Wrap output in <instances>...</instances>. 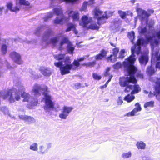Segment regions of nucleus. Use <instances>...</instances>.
<instances>
[{
  "label": "nucleus",
  "instance_id": "f257e3e1",
  "mask_svg": "<svg viewBox=\"0 0 160 160\" xmlns=\"http://www.w3.org/2000/svg\"><path fill=\"white\" fill-rule=\"evenodd\" d=\"M142 42V39H139L138 40L137 45H134L131 48L132 54L128 58L126 59L123 62V66L127 71L129 77L120 78L119 83L122 87L126 86L124 90L125 92L128 93L132 91V85H129L130 82H137L134 74L137 72V68L133 65L136 60L134 53L139 54L141 49L140 45Z\"/></svg>",
  "mask_w": 160,
  "mask_h": 160
},
{
  "label": "nucleus",
  "instance_id": "f03ea898",
  "mask_svg": "<svg viewBox=\"0 0 160 160\" xmlns=\"http://www.w3.org/2000/svg\"><path fill=\"white\" fill-rule=\"evenodd\" d=\"M48 92L47 86L42 87L40 85L36 84L32 87V93L36 96H39L42 93L44 96L43 100H44L45 103V109H56L55 103L52 101L51 97L47 93Z\"/></svg>",
  "mask_w": 160,
  "mask_h": 160
},
{
  "label": "nucleus",
  "instance_id": "7ed1b4c3",
  "mask_svg": "<svg viewBox=\"0 0 160 160\" xmlns=\"http://www.w3.org/2000/svg\"><path fill=\"white\" fill-rule=\"evenodd\" d=\"M48 35L45 36L43 38V41L46 44H52L55 45L59 40H60L59 48L62 50L64 48L63 46L66 43L67 44V48L68 52L71 54H73V52L74 49V47L68 39L63 35H58L56 37L51 39L50 41H48Z\"/></svg>",
  "mask_w": 160,
  "mask_h": 160
},
{
  "label": "nucleus",
  "instance_id": "20e7f679",
  "mask_svg": "<svg viewBox=\"0 0 160 160\" xmlns=\"http://www.w3.org/2000/svg\"><path fill=\"white\" fill-rule=\"evenodd\" d=\"M16 86L17 88L14 92L9 90L6 93H0V98L2 97L4 99L7 100L10 103H13L16 101H19L21 99L20 92H24L25 88L20 82L17 83Z\"/></svg>",
  "mask_w": 160,
  "mask_h": 160
},
{
  "label": "nucleus",
  "instance_id": "39448f33",
  "mask_svg": "<svg viewBox=\"0 0 160 160\" xmlns=\"http://www.w3.org/2000/svg\"><path fill=\"white\" fill-rule=\"evenodd\" d=\"M137 12L140 16L142 20V25L138 28V32L141 34H145L146 33L149 32L148 30H150L153 25V22H152L150 24L148 23L147 18L150 16V14L140 8H137Z\"/></svg>",
  "mask_w": 160,
  "mask_h": 160
},
{
  "label": "nucleus",
  "instance_id": "423d86ee",
  "mask_svg": "<svg viewBox=\"0 0 160 160\" xmlns=\"http://www.w3.org/2000/svg\"><path fill=\"white\" fill-rule=\"evenodd\" d=\"M160 33V32L155 33L152 37H149L146 36V43L150 42L151 45V48L152 49V58H156L157 60H160V53L158 55L159 50L157 49L156 51L154 50V47L157 46L158 43V42H160V38L157 37V34ZM156 68L160 69V61L157 62L156 65Z\"/></svg>",
  "mask_w": 160,
  "mask_h": 160
},
{
  "label": "nucleus",
  "instance_id": "0eeeda50",
  "mask_svg": "<svg viewBox=\"0 0 160 160\" xmlns=\"http://www.w3.org/2000/svg\"><path fill=\"white\" fill-rule=\"evenodd\" d=\"M70 60L69 57H66L65 59V64L62 65L61 62H56L54 63V65L57 67H60V70L62 75H65L70 72V71L71 69H76L75 66L73 64H70Z\"/></svg>",
  "mask_w": 160,
  "mask_h": 160
},
{
  "label": "nucleus",
  "instance_id": "6e6552de",
  "mask_svg": "<svg viewBox=\"0 0 160 160\" xmlns=\"http://www.w3.org/2000/svg\"><path fill=\"white\" fill-rule=\"evenodd\" d=\"M22 97L23 98V102H27L29 103L27 105V107L30 109H32L33 107L38 104V100L37 99L32 98L30 94L25 92H23L21 94Z\"/></svg>",
  "mask_w": 160,
  "mask_h": 160
},
{
  "label": "nucleus",
  "instance_id": "1a4fd4ad",
  "mask_svg": "<svg viewBox=\"0 0 160 160\" xmlns=\"http://www.w3.org/2000/svg\"><path fill=\"white\" fill-rule=\"evenodd\" d=\"M54 11L57 15L60 16L57 17L54 21V24H62L69 21V18L66 17L62 14V10L61 8L59 7L54 8Z\"/></svg>",
  "mask_w": 160,
  "mask_h": 160
},
{
  "label": "nucleus",
  "instance_id": "9d476101",
  "mask_svg": "<svg viewBox=\"0 0 160 160\" xmlns=\"http://www.w3.org/2000/svg\"><path fill=\"white\" fill-rule=\"evenodd\" d=\"M107 12H105L103 14L99 9H95L94 11L93 15L94 18L98 19V24L104 23L106 22V20L107 19L108 16L107 15Z\"/></svg>",
  "mask_w": 160,
  "mask_h": 160
},
{
  "label": "nucleus",
  "instance_id": "9b49d317",
  "mask_svg": "<svg viewBox=\"0 0 160 160\" xmlns=\"http://www.w3.org/2000/svg\"><path fill=\"white\" fill-rule=\"evenodd\" d=\"M29 5V2L25 0H17L16 2V6L13 7L12 3L9 2L7 4V6L8 8L11 11L17 12L19 10V7L20 5Z\"/></svg>",
  "mask_w": 160,
  "mask_h": 160
},
{
  "label": "nucleus",
  "instance_id": "f8f14e48",
  "mask_svg": "<svg viewBox=\"0 0 160 160\" xmlns=\"http://www.w3.org/2000/svg\"><path fill=\"white\" fill-rule=\"evenodd\" d=\"M10 56L17 64H21L22 63L23 61L22 60L21 55L19 53L13 52L10 53Z\"/></svg>",
  "mask_w": 160,
  "mask_h": 160
},
{
  "label": "nucleus",
  "instance_id": "ddd939ff",
  "mask_svg": "<svg viewBox=\"0 0 160 160\" xmlns=\"http://www.w3.org/2000/svg\"><path fill=\"white\" fill-rule=\"evenodd\" d=\"M52 143H47L46 145H42L39 147L38 152L41 155H43L48 152V149L51 148Z\"/></svg>",
  "mask_w": 160,
  "mask_h": 160
},
{
  "label": "nucleus",
  "instance_id": "4468645a",
  "mask_svg": "<svg viewBox=\"0 0 160 160\" xmlns=\"http://www.w3.org/2000/svg\"><path fill=\"white\" fill-rule=\"evenodd\" d=\"M92 22V18L86 15L82 16L81 20L79 23L80 25L83 28H86L88 27V24Z\"/></svg>",
  "mask_w": 160,
  "mask_h": 160
},
{
  "label": "nucleus",
  "instance_id": "2eb2a0df",
  "mask_svg": "<svg viewBox=\"0 0 160 160\" xmlns=\"http://www.w3.org/2000/svg\"><path fill=\"white\" fill-rule=\"evenodd\" d=\"M69 17L72 18L73 21H78L79 20L80 13L78 11H71L67 12Z\"/></svg>",
  "mask_w": 160,
  "mask_h": 160
},
{
  "label": "nucleus",
  "instance_id": "dca6fc26",
  "mask_svg": "<svg viewBox=\"0 0 160 160\" xmlns=\"http://www.w3.org/2000/svg\"><path fill=\"white\" fill-rule=\"evenodd\" d=\"M19 118L22 120H24L27 123L30 124L33 123L35 122V119L30 116L25 115H19Z\"/></svg>",
  "mask_w": 160,
  "mask_h": 160
},
{
  "label": "nucleus",
  "instance_id": "f3484780",
  "mask_svg": "<svg viewBox=\"0 0 160 160\" xmlns=\"http://www.w3.org/2000/svg\"><path fill=\"white\" fill-rule=\"evenodd\" d=\"M148 52H146L145 54L141 55L139 58V61L140 63L144 65H146L148 61Z\"/></svg>",
  "mask_w": 160,
  "mask_h": 160
},
{
  "label": "nucleus",
  "instance_id": "a211bd4d",
  "mask_svg": "<svg viewBox=\"0 0 160 160\" xmlns=\"http://www.w3.org/2000/svg\"><path fill=\"white\" fill-rule=\"evenodd\" d=\"M39 70L41 73L45 76H49L52 73L51 70L48 68L41 67L40 68Z\"/></svg>",
  "mask_w": 160,
  "mask_h": 160
},
{
  "label": "nucleus",
  "instance_id": "6ab92c4d",
  "mask_svg": "<svg viewBox=\"0 0 160 160\" xmlns=\"http://www.w3.org/2000/svg\"><path fill=\"white\" fill-rule=\"evenodd\" d=\"M108 53L107 51L104 50H102L100 51V53L99 54L95 56V58L97 60H101L105 57Z\"/></svg>",
  "mask_w": 160,
  "mask_h": 160
},
{
  "label": "nucleus",
  "instance_id": "aec40b11",
  "mask_svg": "<svg viewBox=\"0 0 160 160\" xmlns=\"http://www.w3.org/2000/svg\"><path fill=\"white\" fill-rule=\"evenodd\" d=\"M71 111H61V112L59 114V117L60 118L65 119L68 116Z\"/></svg>",
  "mask_w": 160,
  "mask_h": 160
},
{
  "label": "nucleus",
  "instance_id": "412c9836",
  "mask_svg": "<svg viewBox=\"0 0 160 160\" xmlns=\"http://www.w3.org/2000/svg\"><path fill=\"white\" fill-rule=\"evenodd\" d=\"M76 25L75 24L72 23H69L68 24V27L66 29V32H68L72 30L73 31L75 34L78 33V32L75 29Z\"/></svg>",
  "mask_w": 160,
  "mask_h": 160
},
{
  "label": "nucleus",
  "instance_id": "4be33fe9",
  "mask_svg": "<svg viewBox=\"0 0 160 160\" xmlns=\"http://www.w3.org/2000/svg\"><path fill=\"white\" fill-rule=\"evenodd\" d=\"M132 91L131 92L132 94L138 93L141 90V88L138 85H132Z\"/></svg>",
  "mask_w": 160,
  "mask_h": 160
},
{
  "label": "nucleus",
  "instance_id": "5701e85b",
  "mask_svg": "<svg viewBox=\"0 0 160 160\" xmlns=\"http://www.w3.org/2000/svg\"><path fill=\"white\" fill-rule=\"evenodd\" d=\"M135 98L134 96L132 94H128L125 97L124 100L127 101L128 102H130L133 101Z\"/></svg>",
  "mask_w": 160,
  "mask_h": 160
},
{
  "label": "nucleus",
  "instance_id": "b1692460",
  "mask_svg": "<svg viewBox=\"0 0 160 160\" xmlns=\"http://www.w3.org/2000/svg\"><path fill=\"white\" fill-rule=\"evenodd\" d=\"M29 149L34 151H37L38 150V144L36 142L32 143L29 147Z\"/></svg>",
  "mask_w": 160,
  "mask_h": 160
},
{
  "label": "nucleus",
  "instance_id": "393cba45",
  "mask_svg": "<svg viewBox=\"0 0 160 160\" xmlns=\"http://www.w3.org/2000/svg\"><path fill=\"white\" fill-rule=\"evenodd\" d=\"M136 146L138 149H144L145 148L146 144L143 142L140 141L137 143Z\"/></svg>",
  "mask_w": 160,
  "mask_h": 160
},
{
  "label": "nucleus",
  "instance_id": "a878e982",
  "mask_svg": "<svg viewBox=\"0 0 160 160\" xmlns=\"http://www.w3.org/2000/svg\"><path fill=\"white\" fill-rule=\"evenodd\" d=\"M84 58H82L79 59H78L77 60H75L73 62V64L75 66L76 68H77L80 65V63L79 62L82 61L84 59Z\"/></svg>",
  "mask_w": 160,
  "mask_h": 160
},
{
  "label": "nucleus",
  "instance_id": "bb28decb",
  "mask_svg": "<svg viewBox=\"0 0 160 160\" xmlns=\"http://www.w3.org/2000/svg\"><path fill=\"white\" fill-rule=\"evenodd\" d=\"M132 153L131 151H129L128 152L123 153L121 155L123 159L128 158L132 157Z\"/></svg>",
  "mask_w": 160,
  "mask_h": 160
},
{
  "label": "nucleus",
  "instance_id": "cd10ccee",
  "mask_svg": "<svg viewBox=\"0 0 160 160\" xmlns=\"http://www.w3.org/2000/svg\"><path fill=\"white\" fill-rule=\"evenodd\" d=\"M86 28L93 30H98L99 27L96 24L92 23L91 22L90 24H88V27H87Z\"/></svg>",
  "mask_w": 160,
  "mask_h": 160
},
{
  "label": "nucleus",
  "instance_id": "c85d7f7f",
  "mask_svg": "<svg viewBox=\"0 0 160 160\" xmlns=\"http://www.w3.org/2000/svg\"><path fill=\"white\" fill-rule=\"evenodd\" d=\"M154 72L155 71L153 67L152 66L150 67H148L147 70V73L148 75H151L154 74Z\"/></svg>",
  "mask_w": 160,
  "mask_h": 160
},
{
  "label": "nucleus",
  "instance_id": "c756f323",
  "mask_svg": "<svg viewBox=\"0 0 160 160\" xmlns=\"http://www.w3.org/2000/svg\"><path fill=\"white\" fill-rule=\"evenodd\" d=\"M107 59L108 61H110L112 62H114L117 60V56L115 55H111L109 57L107 58Z\"/></svg>",
  "mask_w": 160,
  "mask_h": 160
},
{
  "label": "nucleus",
  "instance_id": "7c9ffc66",
  "mask_svg": "<svg viewBox=\"0 0 160 160\" xmlns=\"http://www.w3.org/2000/svg\"><path fill=\"white\" fill-rule=\"evenodd\" d=\"M64 54H59L53 55L54 58L57 60H60L63 59L65 57Z\"/></svg>",
  "mask_w": 160,
  "mask_h": 160
},
{
  "label": "nucleus",
  "instance_id": "2f4dec72",
  "mask_svg": "<svg viewBox=\"0 0 160 160\" xmlns=\"http://www.w3.org/2000/svg\"><path fill=\"white\" fill-rule=\"evenodd\" d=\"M128 37L130 39L131 42H132L133 39L135 38V33L133 31H132L128 33Z\"/></svg>",
  "mask_w": 160,
  "mask_h": 160
},
{
  "label": "nucleus",
  "instance_id": "473e14b6",
  "mask_svg": "<svg viewBox=\"0 0 160 160\" xmlns=\"http://www.w3.org/2000/svg\"><path fill=\"white\" fill-rule=\"evenodd\" d=\"M1 49L2 54H5L7 52V46L5 44H3L2 46Z\"/></svg>",
  "mask_w": 160,
  "mask_h": 160
},
{
  "label": "nucleus",
  "instance_id": "72a5a7b5",
  "mask_svg": "<svg viewBox=\"0 0 160 160\" xmlns=\"http://www.w3.org/2000/svg\"><path fill=\"white\" fill-rule=\"evenodd\" d=\"M118 13L120 17L122 19H124L128 15V13L126 12L122 11H118Z\"/></svg>",
  "mask_w": 160,
  "mask_h": 160
},
{
  "label": "nucleus",
  "instance_id": "f704fd0d",
  "mask_svg": "<svg viewBox=\"0 0 160 160\" xmlns=\"http://www.w3.org/2000/svg\"><path fill=\"white\" fill-rule=\"evenodd\" d=\"M138 111H132L131 112L128 113L127 114V116L129 117L137 115L138 114Z\"/></svg>",
  "mask_w": 160,
  "mask_h": 160
},
{
  "label": "nucleus",
  "instance_id": "c9c22d12",
  "mask_svg": "<svg viewBox=\"0 0 160 160\" xmlns=\"http://www.w3.org/2000/svg\"><path fill=\"white\" fill-rule=\"evenodd\" d=\"M154 102L153 101H150V102L146 103L144 105V107L145 108L148 107H151L153 106Z\"/></svg>",
  "mask_w": 160,
  "mask_h": 160
},
{
  "label": "nucleus",
  "instance_id": "e433bc0d",
  "mask_svg": "<svg viewBox=\"0 0 160 160\" xmlns=\"http://www.w3.org/2000/svg\"><path fill=\"white\" fill-rule=\"evenodd\" d=\"M122 65L121 63L119 62H118L116 64L114 65L113 66V67L114 69H117L120 68L121 67Z\"/></svg>",
  "mask_w": 160,
  "mask_h": 160
},
{
  "label": "nucleus",
  "instance_id": "4c0bfd02",
  "mask_svg": "<svg viewBox=\"0 0 160 160\" xmlns=\"http://www.w3.org/2000/svg\"><path fill=\"white\" fill-rule=\"evenodd\" d=\"M95 64V62H89L88 63H85L82 64L83 66H85L87 67H92L94 66Z\"/></svg>",
  "mask_w": 160,
  "mask_h": 160
},
{
  "label": "nucleus",
  "instance_id": "58836bf2",
  "mask_svg": "<svg viewBox=\"0 0 160 160\" xmlns=\"http://www.w3.org/2000/svg\"><path fill=\"white\" fill-rule=\"evenodd\" d=\"M88 5V2H83L82 8L80 10L81 11H85Z\"/></svg>",
  "mask_w": 160,
  "mask_h": 160
},
{
  "label": "nucleus",
  "instance_id": "ea45409f",
  "mask_svg": "<svg viewBox=\"0 0 160 160\" xmlns=\"http://www.w3.org/2000/svg\"><path fill=\"white\" fill-rule=\"evenodd\" d=\"M125 51L124 49H122L121 50L119 53V58H123L124 57V53H125Z\"/></svg>",
  "mask_w": 160,
  "mask_h": 160
},
{
  "label": "nucleus",
  "instance_id": "a19ab883",
  "mask_svg": "<svg viewBox=\"0 0 160 160\" xmlns=\"http://www.w3.org/2000/svg\"><path fill=\"white\" fill-rule=\"evenodd\" d=\"M93 77L94 79L99 80L101 78V77L96 73H94L93 74Z\"/></svg>",
  "mask_w": 160,
  "mask_h": 160
},
{
  "label": "nucleus",
  "instance_id": "79ce46f5",
  "mask_svg": "<svg viewBox=\"0 0 160 160\" xmlns=\"http://www.w3.org/2000/svg\"><path fill=\"white\" fill-rule=\"evenodd\" d=\"M142 109L140 105L138 103H136L135 105V108L133 110H141Z\"/></svg>",
  "mask_w": 160,
  "mask_h": 160
},
{
  "label": "nucleus",
  "instance_id": "37998d69",
  "mask_svg": "<svg viewBox=\"0 0 160 160\" xmlns=\"http://www.w3.org/2000/svg\"><path fill=\"white\" fill-rule=\"evenodd\" d=\"M112 75H111L109 77V79L108 80L107 82L105 85H104L103 86H102L101 87V88H105L107 87V84L108 83V82L111 81V79L112 78Z\"/></svg>",
  "mask_w": 160,
  "mask_h": 160
},
{
  "label": "nucleus",
  "instance_id": "c03bdc74",
  "mask_svg": "<svg viewBox=\"0 0 160 160\" xmlns=\"http://www.w3.org/2000/svg\"><path fill=\"white\" fill-rule=\"evenodd\" d=\"M74 108L72 107H68L67 106H64L63 107V110H72Z\"/></svg>",
  "mask_w": 160,
  "mask_h": 160
},
{
  "label": "nucleus",
  "instance_id": "a18cd8bd",
  "mask_svg": "<svg viewBox=\"0 0 160 160\" xmlns=\"http://www.w3.org/2000/svg\"><path fill=\"white\" fill-rule=\"evenodd\" d=\"M117 102L118 105H121L122 102V99L121 97H119L117 100Z\"/></svg>",
  "mask_w": 160,
  "mask_h": 160
},
{
  "label": "nucleus",
  "instance_id": "49530a36",
  "mask_svg": "<svg viewBox=\"0 0 160 160\" xmlns=\"http://www.w3.org/2000/svg\"><path fill=\"white\" fill-rule=\"evenodd\" d=\"M113 55H116L117 56V53H118L119 51V49L118 48H115L113 49Z\"/></svg>",
  "mask_w": 160,
  "mask_h": 160
},
{
  "label": "nucleus",
  "instance_id": "de8ad7c7",
  "mask_svg": "<svg viewBox=\"0 0 160 160\" xmlns=\"http://www.w3.org/2000/svg\"><path fill=\"white\" fill-rule=\"evenodd\" d=\"M3 113L5 115H6L7 116H8L11 117L13 118V117H12L11 115H10V113L8 111H3Z\"/></svg>",
  "mask_w": 160,
  "mask_h": 160
},
{
  "label": "nucleus",
  "instance_id": "09e8293b",
  "mask_svg": "<svg viewBox=\"0 0 160 160\" xmlns=\"http://www.w3.org/2000/svg\"><path fill=\"white\" fill-rule=\"evenodd\" d=\"M110 70V68L109 67H108L106 69V71L104 73V75L105 76H107L109 75L108 72Z\"/></svg>",
  "mask_w": 160,
  "mask_h": 160
},
{
  "label": "nucleus",
  "instance_id": "8fccbe9b",
  "mask_svg": "<svg viewBox=\"0 0 160 160\" xmlns=\"http://www.w3.org/2000/svg\"><path fill=\"white\" fill-rule=\"evenodd\" d=\"M53 15V14L52 13H49L48 14L47 16V18H48V19H45V20L46 21V20H48V18H52V17Z\"/></svg>",
  "mask_w": 160,
  "mask_h": 160
},
{
  "label": "nucleus",
  "instance_id": "3c124183",
  "mask_svg": "<svg viewBox=\"0 0 160 160\" xmlns=\"http://www.w3.org/2000/svg\"><path fill=\"white\" fill-rule=\"evenodd\" d=\"M137 76L141 78H143L141 72L138 73L137 74Z\"/></svg>",
  "mask_w": 160,
  "mask_h": 160
},
{
  "label": "nucleus",
  "instance_id": "603ef678",
  "mask_svg": "<svg viewBox=\"0 0 160 160\" xmlns=\"http://www.w3.org/2000/svg\"><path fill=\"white\" fill-rule=\"evenodd\" d=\"M94 0H89L88 4L90 5H92L94 3Z\"/></svg>",
  "mask_w": 160,
  "mask_h": 160
},
{
  "label": "nucleus",
  "instance_id": "864d4df0",
  "mask_svg": "<svg viewBox=\"0 0 160 160\" xmlns=\"http://www.w3.org/2000/svg\"><path fill=\"white\" fill-rule=\"evenodd\" d=\"M3 9V7H0V14L2 13V11Z\"/></svg>",
  "mask_w": 160,
  "mask_h": 160
},
{
  "label": "nucleus",
  "instance_id": "5fc2aeb1",
  "mask_svg": "<svg viewBox=\"0 0 160 160\" xmlns=\"http://www.w3.org/2000/svg\"><path fill=\"white\" fill-rule=\"evenodd\" d=\"M110 44L112 46H113L114 47H115L116 46V44H114L112 43H110Z\"/></svg>",
  "mask_w": 160,
  "mask_h": 160
},
{
  "label": "nucleus",
  "instance_id": "6e6d98bb",
  "mask_svg": "<svg viewBox=\"0 0 160 160\" xmlns=\"http://www.w3.org/2000/svg\"><path fill=\"white\" fill-rule=\"evenodd\" d=\"M159 32H160V33L158 34H157V37L160 38V31Z\"/></svg>",
  "mask_w": 160,
  "mask_h": 160
},
{
  "label": "nucleus",
  "instance_id": "4d7b16f0",
  "mask_svg": "<svg viewBox=\"0 0 160 160\" xmlns=\"http://www.w3.org/2000/svg\"><path fill=\"white\" fill-rule=\"evenodd\" d=\"M118 19H117L115 21V23H118Z\"/></svg>",
  "mask_w": 160,
  "mask_h": 160
},
{
  "label": "nucleus",
  "instance_id": "13d9d810",
  "mask_svg": "<svg viewBox=\"0 0 160 160\" xmlns=\"http://www.w3.org/2000/svg\"><path fill=\"white\" fill-rule=\"evenodd\" d=\"M135 0H130L131 2L133 3H134L135 2Z\"/></svg>",
  "mask_w": 160,
  "mask_h": 160
},
{
  "label": "nucleus",
  "instance_id": "bf43d9fd",
  "mask_svg": "<svg viewBox=\"0 0 160 160\" xmlns=\"http://www.w3.org/2000/svg\"><path fill=\"white\" fill-rule=\"evenodd\" d=\"M144 92L145 93H146V94H148V92H147L146 90H144Z\"/></svg>",
  "mask_w": 160,
  "mask_h": 160
},
{
  "label": "nucleus",
  "instance_id": "052dcab7",
  "mask_svg": "<svg viewBox=\"0 0 160 160\" xmlns=\"http://www.w3.org/2000/svg\"><path fill=\"white\" fill-rule=\"evenodd\" d=\"M150 11L151 12H152V13H153V10H151Z\"/></svg>",
  "mask_w": 160,
  "mask_h": 160
},
{
  "label": "nucleus",
  "instance_id": "680f3d73",
  "mask_svg": "<svg viewBox=\"0 0 160 160\" xmlns=\"http://www.w3.org/2000/svg\"><path fill=\"white\" fill-rule=\"evenodd\" d=\"M147 160H152L149 159H147Z\"/></svg>",
  "mask_w": 160,
  "mask_h": 160
}]
</instances>
